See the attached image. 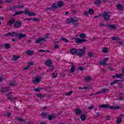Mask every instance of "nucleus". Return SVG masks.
Here are the masks:
<instances>
[{
	"label": "nucleus",
	"instance_id": "9d476101",
	"mask_svg": "<svg viewBox=\"0 0 124 124\" xmlns=\"http://www.w3.org/2000/svg\"><path fill=\"white\" fill-rule=\"evenodd\" d=\"M17 32H8L3 35V36H11L12 37H14L15 36L16 37V34Z\"/></svg>",
	"mask_w": 124,
	"mask_h": 124
},
{
	"label": "nucleus",
	"instance_id": "e433bc0d",
	"mask_svg": "<svg viewBox=\"0 0 124 124\" xmlns=\"http://www.w3.org/2000/svg\"><path fill=\"white\" fill-rule=\"evenodd\" d=\"M88 55L90 58H93L94 57V54L93 52H89Z\"/></svg>",
	"mask_w": 124,
	"mask_h": 124
},
{
	"label": "nucleus",
	"instance_id": "603ef678",
	"mask_svg": "<svg viewBox=\"0 0 124 124\" xmlns=\"http://www.w3.org/2000/svg\"><path fill=\"white\" fill-rule=\"evenodd\" d=\"M84 15L85 16V17H88V16H89V12L84 11Z\"/></svg>",
	"mask_w": 124,
	"mask_h": 124
},
{
	"label": "nucleus",
	"instance_id": "6e6d98bb",
	"mask_svg": "<svg viewBox=\"0 0 124 124\" xmlns=\"http://www.w3.org/2000/svg\"><path fill=\"white\" fill-rule=\"evenodd\" d=\"M93 108H94V106L92 105L91 107H88V110H92V109H93Z\"/></svg>",
	"mask_w": 124,
	"mask_h": 124
},
{
	"label": "nucleus",
	"instance_id": "a878e982",
	"mask_svg": "<svg viewBox=\"0 0 124 124\" xmlns=\"http://www.w3.org/2000/svg\"><path fill=\"white\" fill-rule=\"evenodd\" d=\"M75 110L76 115H80V114H82V110H81V109L78 108Z\"/></svg>",
	"mask_w": 124,
	"mask_h": 124
},
{
	"label": "nucleus",
	"instance_id": "7c9ffc66",
	"mask_svg": "<svg viewBox=\"0 0 124 124\" xmlns=\"http://www.w3.org/2000/svg\"><path fill=\"white\" fill-rule=\"evenodd\" d=\"M84 81L86 82H90V81H92V78L91 77H87L84 78Z\"/></svg>",
	"mask_w": 124,
	"mask_h": 124
},
{
	"label": "nucleus",
	"instance_id": "cd10ccee",
	"mask_svg": "<svg viewBox=\"0 0 124 124\" xmlns=\"http://www.w3.org/2000/svg\"><path fill=\"white\" fill-rule=\"evenodd\" d=\"M108 28L110 30H115L116 26L114 25L108 24Z\"/></svg>",
	"mask_w": 124,
	"mask_h": 124
},
{
	"label": "nucleus",
	"instance_id": "20e7f679",
	"mask_svg": "<svg viewBox=\"0 0 124 124\" xmlns=\"http://www.w3.org/2000/svg\"><path fill=\"white\" fill-rule=\"evenodd\" d=\"M110 12H104L103 15H102V17H103V18L104 19V21H109L110 20V17H111V16H110Z\"/></svg>",
	"mask_w": 124,
	"mask_h": 124
},
{
	"label": "nucleus",
	"instance_id": "6e6552de",
	"mask_svg": "<svg viewBox=\"0 0 124 124\" xmlns=\"http://www.w3.org/2000/svg\"><path fill=\"white\" fill-rule=\"evenodd\" d=\"M14 27L18 29V28H21L22 27V21H16L14 24Z\"/></svg>",
	"mask_w": 124,
	"mask_h": 124
},
{
	"label": "nucleus",
	"instance_id": "ddd939ff",
	"mask_svg": "<svg viewBox=\"0 0 124 124\" xmlns=\"http://www.w3.org/2000/svg\"><path fill=\"white\" fill-rule=\"evenodd\" d=\"M46 38H47V37L46 36L45 37L38 38L36 41L35 42V44H37L38 43H40L42 41H43V42H45V39H46Z\"/></svg>",
	"mask_w": 124,
	"mask_h": 124
},
{
	"label": "nucleus",
	"instance_id": "bb28decb",
	"mask_svg": "<svg viewBox=\"0 0 124 124\" xmlns=\"http://www.w3.org/2000/svg\"><path fill=\"white\" fill-rule=\"evenodd\" d=\"M18 59H20V56L18 55H13V59H12V61H15V62H16Z\"/></svg>",
	"mask_w": 124,
	"mask_h": 124
},
{
	"label": "nucleus",
	"instance_id": "c85d7f7f",
	"mask_svg": "<svg viewBox=\"0 0 124 124\" xmlns=\"http://www.w3.org/2000/svg\"><path fill=\"white\" fill-rule=\"evenodd\" d=\"M60 40L61 41H63L64 42H65V43H67L69 42V41H68V40H67V39H66V38H64V37H61Z\"/></svg>",
	"mask_w": 124,
	"mask_h": 124
},
{
	"label": "nucleus",
	"instance_id": "49530a36",
	"mask_svg": "<svg viewBox=\"0 0 124 124\" xmlns=\"http://www.w3.org/2000/svg\"><path fill=\"white\" fill-rule=\"evenodd\" d=\"M110 110H116V106H109V108Z\"/></svg>",
	"mask_w": 124,
	"mask_h": 124
},
{
	"label": "nucleus",
	"instance_id": "bf43d9fd",
	"mask_svg": "<svg viewBox=\"0 0 124 124\" xmlns=\"http://www.w3.org/2000/svg\"><path fill=\"white\" fill-rule=\"evenodd\" d=\"M38 52H39L40 53H44L46 52V50L43 49H40L38 50Z\"/></svg>",
	"mask_w": 124,
	"mask_h": 124
},
{
	"label": "nucleus",
	"instance_id": "a18cd8bd",
	"mask_svg": "<svg viewBox=\"0 0 124 124\" xmlns=\"http://www.w3.org/2000/svg\"><path fill=\"white\" fill-rule=\"evenodd\" d=\"M75 71V65H72L71 68V72H74Z\"/></svg>",
	"mask_w": 124,
	"mask_h": 124
},
{
	"label": "nucleus",
	"instance_id": "8fccbe9b",
	"mask_svg": "<svg viewBox=\"0 0 124 124\" xmlns=\"http://www.w3.org/2000/svg\"><path fill=\"white\" fill-rule=\"evenodd\" d=\"M5 116H6V117H7L8 118H9V117H10L11 113L10 112H7L6 113L4 114Z\"/></svg>",
	"mask_w": 124,
	"mask_h": 124
},
{
	"label": "nucleus",
	"instance_id": "39448f33",
	"mask_svg": "<svg viewBox=\"0 0 124 124\" xmlns=\"http://www.w3.org/2000/svg\"><path fill=\"white\" fill-rule=\"evenodd\" d=\"M73 39H75V42L76 43H77V44H82V43H84V42H87V41H88V40L79 39L78 38H74Z\"/></svg>",
	"mask_w": 124,
	"mask_h": 124
},
{
	"label": "nucleus",
	"instance_id": "5fc2aeb1",
	"mask_svg": "<svg viewBox=\"0 0 124 124\" xmlns=\"http://www.w3.org/2000/svg\"><path fill=\"white\" fill-rule=\"evenodd\" d=\"M16 8H24V7H25V6L24 5H16Z\"/></svg>",
	"mask_w": 124,
	"mask_h": 124
},
{
	"label": "nucleus",
	"instance_id": "b1692460",
	"mask_svg": "<svg viewBox=\"0 0 124 124\" xmlns=\"http://www.w3.org/2000/svg\"><path fill=\"white\" fill-rule=\"evenodd\" d=\"M26 54L28 56H33L34 53H33V51L29 50L26 52Z\"/></svg>",
	"mask_w": 124,
	"mask_h": 124
},
{
	"label": "nucleus",
	"instance_id": "f3484780",
	"mask_svg": "<svg viewBox=\"0 0 124 124\" xmlns=\"http://www.w3.org/2000/svg\"><path fill=\"white\" fill-rule=\"evenodd\" d=\"M70 52L72 55H74L78 53V49L75 48H71L70 50Z\"/></svg>",
	"mask_w": 124,
	"mask_h": 124
},
{
	"label": "nucleus",
	"instance_id": "a19ab883",
	"mask_svg": "<svg viewBox=\"0 0 124 124\" xmlns=\"http://www.w3.org/2000/svg\"><path fill=\"white\" fill-rule=\"evenodd\" d=\"M79 36L80 37V38H86V34H84V33H81L79 34Z\"/></svg>",
	"mask_w": 124,
	"mask_h": 124
},
{
	"label": "nucleus",
	"instance_id": "2eb2a0df",
	"mask_svg": "<svg viewBox=\"0 0 124 124\" xmlns=\"http://www.w3.org/2000/svg\"><path fill=\"white\" fill-rule=\"evenodd\" d=\"M116 8L119 11H123L124 10V5H122V4L118 3L116 5Z\"/></svg>",
	"mask_w": 124,
	"mask_h": 124
},
{
	"label": "nucleus",
	"instance_id": "e2e57ef3",
	"mask_svg": "<svg viewBox=\"0 0 124 124\" xmlns=\"http://www.w3.org/2000/svg\"><path fill=\"white\" fill-rule=\"evenodd\" d=\"M29 69H30V67L28 66L27 67H25L24 69H23V70L25 71V70H29Z\"/></svg>",
	"mask_w": 124,
	"mask_h": 124
},
{
	"label": "nucleus",
	"instance_id": "79ce46f5",
	"mask_svg": "<svg viewBox=\"0 0 124 124\" xmlns=\"http://www.w3.org/2000/svg\"><path fill=\"white\" fill-rule=\"evenodd\" d=\"M41 116H42L43 117H45L46 116V118H47L48 117V113H46V112H42V113L41 114Z\"/></svg>",
	"mask_w": 124,
	"mask_h": 124
},
{
	"label": "nucleus",
	"instance_id": "4be33fe9",
	"mask_svg": "<svg viewBox=\"0 0 124 124\" xmlns=\"http://www.w3.org/2000/svg\"><path fill=\"white\" fill-rule=\"evenodd\" d=\"M52 63H53L52 61H51V60H48L46 62L45 64L47 66H51V65H52Z\"/></svg>",
	"mask_w": 124,
	"mask_h": 124
},
{
	"label": "nucleus",
	"instance_id": "680f3d73",
	"mask_svg": "<svg viewBox=\"0 0 124 124\" xmlns=\"http://www.w3.org/2000/svg\"><path fill=\"white\" fill-rule=\"evenodd\" d=\"M52 67V68H51ZM49 70H51V71H53V70H54V66H49Z\"/></svg>",
	"mask_w": 124,
	"mask_h": 124
},
{
	"label": "nucleus",
	"instance_id": "473e14b6",
	"mask_svg": "<svg viewBox=\"0 0 124 124\" xmlns=\"http://www.w3.org/2000/svg\"><path fill=\"white\" fill-rule=\"evenodd\" d=\"M4 47H5V49L8 50V49H10L11 48V46L9 44H5L4 45Z\"/></svg>",
	"mask_w": 124,
	"mask_h": 124
},
{
	"label": "nucleus",
	"instance_id": "052dcab7",
	"mask_svg": "<svg viewBox=\"0 0 124 124\" xmlns=\"http://www.w3.org/2000/svg\"><path fill=\"white\" fill-rule=\"evenodd\" d=\"M84 67L80 66L78 68L79 70H81V71H83L84 70Z\"/></svg>",
	"mask_w": 124,
	"mask_h": 124
},
{
	"label": "nucleus",
	"instance_id": "f257e3e1",
	"mask_svg": "<svg viewBox=\"0 0 124 124\" xmlns=\"http://www.w3.org/2000/svg\"><path fill=\"white\" fill-rule=\"evenodd\" d=\"M62 6H64V3L62 1H59L58 2V6L56 5L55 3H53L51 7H46V10L52 11V10H54V9H59V8H62Z\"/></svg>",
	"mask_w": 124,
	"mask_h": 124
},
{
	"label": "nucleus",
	"instance_id": "c756f323",
	"mask_svg": "<svg viewBox=\"0 0 124 124\" xmlns=\"http://www.w3.org/2000/svg\"><path fill=\"white\" fill-rule=\"evenodd\" d=\"M16 121H17L18 122H21V123H24L25 121H24V119H23V118H20L18 116H16Z\"/></svg>",
	"mask_w": 124,
	"mask_h": 124
},
{
	"label": "nucleus",
	"instance_id": "de8ad7c7",
	"mask_svg": "<svg viewBox=\"0 0 124 124\" xmlns=\"http://www.w3.org/2000/svg\"><path fill=\"white\" fill-rule=\"evenodd\" d=\"M115 77H116V78H120V79H123V77H121L120 74H116Z\"/></svg>",
	"mask_w": 124,
	"mask_h": 124
},
{
	"label": "nucleus",
	"instance_id": "c9c22d12",
	"mask_svg": "<svg viewBox=\"0 0 124 124\" xmlns=\"http://www.w3.org/2000/svg\"><path fill=\"white\" fill-rule=\"evenodd\" d=\"M80 119L81 121H86V115L85 114H82L80 115Z\"/></svg>",
	"mask_w": 124,
	"mask_h": 124
},
{
	"label": "nucleus",
	"instance_id": "774afa93",
	"mask_svg": "<svg viewBox=\"0 0 124 124\" xmlns=\"http://www.w3.org/2000/svg\"><path fill=\"white\" fill-rule=\"evenodd\" d=\"M119 100H124V98H122L121 97H119L118 98Z\"/></svg>",
	"mask_w": 124,
	"mask_h": 124
},
{
	"label": "nucleus",
	"instance_id": "7ed1b4c3",
	"mask_svg": "<svg viewBox=\"0 0 124 124\" xmlns=\"http://www.w3.org/2000/svg\"><path fill=\"white\" fill-rule=\"evenodd\" d=\"M86 46H83L82 49H78L77 56H78L80 58L83 57L85 55V52H86Z\"/></svg>",
	"mask_w": 124,
	"mask_h": 124
},
{
	"label": "nucleus",
	"instance_id": "13d9d810",
	"mask_svg": "<svg viewBox=\"0 0 124 124\" xmlns=\"http://www.w3.org/2000/svg\"><path fill=\"white\" fill-rule=\"evenodd\" d=\"M36 95H37L38 98H41V97L42 96V94H36Z\"/></svg>",
	"mask_w": 124,
	"mask_h": 124
},
{
	"label": "nucleus",
	"instance_id": "0e129e2a",
	"mask_svg": "<svg viewBox=\"0 0 124 124\" xmlns=\"http://www.w3.org/2000/svg\"><path fill=\"white\" fill-rule=\"evenodd\" d=\"M101 16H102V15L96 16L94 17V18H95V19H96V18H99V17H101Z\"/></svg>",
	"mask_w": 124,
	"mask_h": 124
},
{
	"label": "nucleus",
	"instance_id": "1a4fd4ad",
	"mask_svg": "<svg viewBox=\"0 0 124 124\" xmlns=\"http://www.w3.org/2000/svg\"><path fill=\"white\" fill-rule=\"evenodd\" d=\"M24 14H28L30 16H36V14H34L33 12L29 11L28 9H26L24 11Z\"/></svg>",
	"mask_w": 124,
	"mask_h": 124
},
{
	"label": "nucleus",
	"instance_id": "f8f14e48",
	"mask_svg": "<svg viewBox=\"0 0 124 124\" xmlns=\"http://www.w3.org/2000/svg\"><path fill=\"white\" fill-rule=\"evenodd\" d=\"M108 91H110V89L106 88H103L100 91L97 92L96 94H100V93H104L108 92Z\"/></svg>",
	"mask_w": 124,
	"mask_h": 124
},
{
	"label": "nucleus",
	"instance_id": "69168bd1",
	"mask_svg": "<svg viewBox=\"0 0 124 124\" xmlns=\"http://www.w3.org/2000/svg\"><path fill=\"white\" fill-rule=\"evenodd\" d=\"M118 87H119V88H123V85H122V83H118Z\"/></svg>",
	"mask_w": 124,
	"mask_h": 124
},
{
	"label": "nucleus",
	"instance_id": "864d4df0",
	"mask_svg": "<svg viewBox=\"0 0 124 124\" xmlns=\"http://www.w3.org/2000/svg\"><path fill=\"white\" fill-rule=\"evenodd\" d=\"M73 93V91H70V92H69L68 93H67L66 94V95L67 96H69V95H71V93Z\"/></svg>",
	"mask_w": 124,
	"mask_h": 124
},
{
	"label": "nucleus",
	"instance_id": "c03bdc74",
	"mask_svg": "<svg viewBox=\"0 0 124 124\" xmlns=\"http://www.w3.org/2000/svg\"><path fill=\"white\" fill-rule=\"evenodd\" d=\"M117 81H118V79H115L114 81L110 83V85L113 86V85H115V84L117 83Z\"/></svg>",
	"mask_w": 124,
	"mask_h": 124
},
{
	"label": "nucleus",
	"instance_id": "9b49d317",
	"mask_svg": "<svg viewBox=\"0 0 124 124\" xmlns=\"http://www.w3.org/2000/svg\"><path fill=\"white\" fill-rule=\"evenodd\" d=\"M37 78L32 81L33 84H35V85H36L37 83H39V82H40L41 80V76H37Z\"/></svg>",
	"mask_w": 124,
	"mask_h": 124
},
{
	"label": "nucleus",
	"instance_id": "6ab92c4d",
	"mask_svg": "<svg viewBox=\"0 0 124 124\" xmlns=\"http://www.w3.org/2000/svg\"><path fill=\"white\" fill-rule=\"evenodd\" d=\"M55 118H56V116L54 114H52V115H48L47 119H48L49 121H52V120H54Z\"/></svg>",
	"mask_w": 124,
	"mask_h": 124
},
{
	"label": "nucleus",
	"instance_id": "2f4dec72",
	"mask_svg": "<svg viewBox=\"0 0 124 124\" xmlns=\"http://www.w3.org/2000/svg\"><path fill=\"white\" fill-rule=\"evenodd\" d=\"M28 20H32V21H33L34 22H39V21H40V19L36 17H34L32 18H30Z\"/></svg>",
	"mask_w": 124,
	"mask_h": 124
},
{
	"label": "nucleus",
	"instance_id": "dca6fc26",
	"mask_svg": "<svg viewBox=\"0 0 124 124\" xmlns=\"http://www.w3.org/2000/svg\"><path fill=\"white\" fill-rule=\"evenodd\" d=\"M10 90V87H3L1 89L0 92L1 93H6V92H9Z\"/></svg>",
	"mask_w": 124,
	"mask_h": 124
},
{
	"label": "nucleus",
	"instance_id": "72a5a7b5",
	"mask_svg": "<svg viewBox=\"0 0 124 124\" xmlns=\"http://www.w3.org/2000/svg\"><path fill=\"white\" fill-rule=\"evenodd\" d=\"M88 13H89L90 15H93V14H94V11L93 9H89Z\"/></svg>",
	"mask_w": 124,
	"mask_h": 124
},
{
	"label": "nucleus",
	"instance_id": "0eeeda50",
	"mask_svg": "<svg viewBox=\"0 0 124 124\" xmlns=\"http://www.w3.org/2000/svg\"><path fill=\"white\" fill-rule=\"evenodd\" d=\"M16 37H18L19 40H21L22 38H25V37H27V35L16 32Z\"/></svg>",
	"mask_w": 124,
	"mask_h": 124
},
{
	"label": "nucleus",
	"instance_id": "37998d69",
	"mask_svg": "<svg viewBox=\"0 0 124 124\" xmlns=\"http://www.w3.org/2000/svg\"><path fill=\"white\" fill-rule=\"evenodd\" d=\"M16 85H17V83L15 81H13L9 84V86H16Z\"/></svg>",
	"mask_w": 124,
	"mask_h": 124
},
{
	"label": "nucleus",
	"instance_id": "423d86ee",
	"mask_svg": "<svg viewBox=\"0 0 124 124\" xmlns=\"http://www.w3.org/2000/svg\"><path fill=\"white\" fill-rule=\"evenodd\" d=\"M109 61V57H107L106 58H104L103 61H100L99 62V64L101 65H104V66H106L107 65V62Z\"/></svg>",
	"mask_w": 124,
	"mask_h": 124
},
{
	"label": "nucleus",
	"instance_id": "338daca9",
	"mask_svg": "<svg viewBox=\"0 0 124 124\" xmlns=\"http://www.w3.org/2000/svg\"><path fill=\"white\" fill-rule=\"evenodd\" d=\"M107 120H110L111 119V116H110L109 115H108L107 116Z\"/></svg>",
	"mask_w": 124,
	"mask_h": 124
},
{
	"label": "nucleus",
	"instance_id": "412c9836",
	"mask_svg": "<svg viewBox=\"0 0 124 124\" xmlns=\"http://www.w3.org/2000/svg\"><path fill=\"white\" fill-rule=\"evenodd\" d=\"M22 13H24V14H25V11H21L20 12L16 11L12 16H13V17H15V16H17V15H20V14H22Z\"/></svg>",
	"mask_w": 124,
	"mask_h": 124
},
{
	"label": "nucleus",
	"instance_id": "3c124183",
	"mask_svg": "<svg viewBox=\"0 0 124 124\" xmlns=\"http://www.w3.org/2000/svg\"><path fill=\"white\" fill-rule=\"evenodd\" d=\"M52 76L53 78H56L57 76H58V74L57 73H53Z\"/></svg>",
	"mask_w": 124,
	"mask_h": 124
},
{
	"label": "nucleus",
	"instance_id": "f03ea898",
	"mask_svg": "<svg viewBox=\"0 0 124 124\" xmlns=\"http://www.w3.org/2000/svg\"><path fill=\"white\" fill-rule=\"evenodd\" d=\"M78 18L77 17L74 16L71 18H68L66 22L68 24L72 23L73 25H74L75 27H77V26L79 25V23H78Z\"/></svg>",
	"mask_w": 124,
	"mask_h": 124
},
{
	"label": "nucleus",
	"instance_id": "4468645a",
	"mask_svg": "<svg viewBox=\"0 0 124 124\" xmlns=\"http://www.w3.org/2000/svg\"><path fill=\"white\" fill-rule=\"evenodd\" d=\"M16 21V19L14 18V17H12L11 19L9 21H8L7 25L8 26H9L11 27V26H12L14 23H15V22Z\"/></svg>",
	"mask_w": 124,
	"mask_h": 124
},
{
	"label": "nucleus",
	"instance_id": "393cba45",
	"mask_svg": "<svg viewBox=\"0 0 124 124\" xmlns=\"http://www.w3.org/2000/svg\"><path fill=\"white\" fill-rule=\"evenodd\" d=\"M79 90H90L91 89V85H87L86 87H84L82 88V87H78Z\"/></svg>",
	"mask_w": 124,
	"mask_h": 124
},
{
	"label": "nucleus",
	"instance_id": "58836bf2",
	"mask_svg": "<svg viewBox=\"0 0 124 124\" xmlns=\"http://www.w3.org/2000/svg\"><path fill=\"white\" fill-rule=\"evenodd\" d=\"M94 3L96 5H99L101 3V1L100 0H95Z\"/></svg>",
	"mask_w": 124,
	"mask_h": 124
},
{
	"label": "nucleus",
	"instance_id": "4c0bfd02",
	"mask_svg": "<svg viewBox=\"0 0 124 124\" xmlns=\"http://www.w3.org/2000/svg\"><path fill=\"white\" fill-rule=\"evenodd\" d=\"M43 88H42L38 87L37 88L34 89L33 91H35V92H40V91H41V90H43Z\"/></svg>",
	"mask_w": 124,
	"mask_h": 124
},
{
	"label": "nucleus",
	"instance_id": "4d7b16f0",
	"mask_svg": "<svg viewBox=\"0 0 124 124\" xmlns=\"http://www.w3.org/2000/svg\"><path fill=\"white\" fill-rule=\"evenodd\" d=\"M31 65H33V62H28V66L30 67V66H31Z\"/></svg>",
	"mask_w": 124,
	"mask_h": 124
},
{
	"label": "nucleus",
	"instance_id": "ea45409f",
	"mask_svg": "<svg viewBox=\"0 0 124 124\" xmlns=\"http://www.w3.org/2000/svg\"><path fill=\"white\" fill-rule=\"evenodd\" d=\"M116 123L118 124H122V118L120 117L117 119Z\"/></svg>",
	"mask_w": 124,
	"mask_h": 124
},
{
	"label": "nucleus",
	"instance_id": "a211bd4d",
	"mask_svg": "<svg viewBox=\"0 0 124 124\" xmlns=\"http://www.w3.org/2000/svg\"><path fill=\"white\" fill-rule=\"evenodd\" d=\"M53 45L54 46V49H59L60 48V45H59V42L56 41L53 42Z\"/></svg>",
	"mask_w": 124,
	"mask_h": 124
},
{
	"label": "nucleus",
	"instance_id": "09e8293b",
	"mask_svg": "<svg viewBox=\"0 0 124 124\" xmlns=\"http://www.w3.org/2000/svg\"><path fill=\"white\" fill-rule=\"evenodd\" d=\"M103 52L104 53H107L108 52V47H105L103 49Z\"/></svg>",
	"mask_w": 124,
	"mask_h": 124
},
{
	"label": "nucleus",
	"instance_id": "aec40b11",
	"mask_svg": "<svg viewBox=\"0 0 124 124\" xmlns=\"http://www.w3.org/2000/svg\"><path fill=\"white\" fill-rule=\"evenodd\" d=\"M6 96H7V99H8L9 100H14L17 99V98H18V97H16L14 98L13 96H11V95H6Z\"/></svg>",
	"mask_w": 124,
	"mask_h": 124
},
{
	"label": "nucleus",
	"instance_id": "f704fd0d",
	"mask_svg": "<svg viewBox=\"0 0 124 124\" xmlns=\"http://www.w3.org/2000/svg\"><path fill=\"white\" fill-rule=\"evenodd\" d=\"M111 40L113 41H117L120 40V38H119L118 37L112 36V37H111Z\"/></svg>",
	"mask_w": 124,
	"mask_h": 124
},
{
	"label": "nucleus",
	"instance_id": "5701e85b",
	"mask_svg": "<svg viewBox=\"0 0 124 124\" xmlns=\"http://www.w3.org/2000/svg\"><path fill=\"white\" fill-rule=\"evenodd\" d=\"M99 107L100 108H103L104 109H107V108H109V107H110V105L108 104H105L103 105H99Z\"/></svg>",
	"mask_w": 124,
	"mask_h": 124
}]
</instances>
